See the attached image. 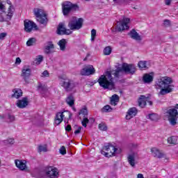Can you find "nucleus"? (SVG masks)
Returning a JSON list of instances; mask_svg holds the SVG:
<instances>
[{"label":"nucleus","mask_w":178,"mask_h":178,"mask_svg":"<svg viewBox=\"0 0 178 178\" xmlns=\"http://www.w3.org/2000/svg\"><path fill=\"white\" fill-rule=\"evenodd\" d=\"M99 130H103V131H106V129H107L106 124L105 123H103V122L100 123L99 124Z\"/></svg>","instance_id":"c03bdc74"},{"label":"nucleus","mask_w":178,"mask_h":178,"mask_svg":"<svg viewBox=\"0 0 178 178\" xmlns=\"http://www.w3.org/2000/svg\"><path fill=\"white\" fill-rule=\"evenodd\" d=\"M57 34H59L60 35L63 34L69 35L70 34H72V31L66 29V28H65V24L60 23L57 29Z\"/></svg>","instance_id":"f3484780"},{"label":"nucleus","mask_w":178,"mask_h":178,"mask_svg":"<svg viewBox=\"0 0 178 178\" xmlns=\"http://www.w3.org/2000/svg\"><path fill=\"white\" fill-rule=\"evenodd\" d=\"M37 41L35 38H31L27 42H26V45L28 47H31L32 45L34 44V43Z\"/></svg>","instance_id":"c9c22d12"},{"label":"nucleus","mask_w":178,"mask_h":178,"mask_svg":"<svg viewBox=\"0 0 178 178\" xmlns=\"http://www.w3.org/2000/svg\"><path fill=\"white\" fill-rule=\"evenodd\" d=\"M84 20L83 18H79L72 17L68 23V27L70 30H80L83 27V22Z\"/></svg>","instance_id":"1a4fd4ad"},{"label":"nucleus","mask_w":178,"mask_h":178,"mask_svg":"<svg viewBox=\"0 0 178 178\" xmlns=\"http://www.w3.org/2000/svg\"><path fill=\"white\" fill-rule=\"evenodd\" d=\"M6 8L5 6L2 3V0H0V22H10L12 17H13V13L15 12V8L10 6L8 12H6Z\"/></svg>","instance_id":"20e7f679"},{"label":"nucleus","mask_w":178,"mask_h":178,"mask_svg":"<svg viewBox=\"0 0 178 178\" xmlns=\"http://www.w3.org/2000/svg\"><path fill=\"white\" fill-rule=\"evenodd\" d=\"M38 151V152H47V151H48V147L47 145H39Z\"/></svg>","instance_id":"72a5a7b5"},{"label":"nucleus","mask_w":178,"mask_h":178,"mask_svg":"<svg viewBox=\"0 0 178 178\" xmlns=\"http://www.w3.org/2000/svg\"><path fill=\"white\" fill-rule=\"evenodd\" d=\"M38 90L40 91L41 94H45L47 91H48V88L47 86L40 83L38 86Z\"/></svg>","instance_id":"c756f323"},{"label":"nucleus","mask_w":178,"mask_h":178,"mask_svg":"<svg viewBox=\"0 0 178 178\" xmlns=\"http://www.w3.org/2000/svg\"><path fill=\"white\" fill-rule=\"evenodd\" d=\"M152 155L154 156H163L165 155V153L163 151L156 148V147H152L151 149Z\"/></svg>","instance_id":"4be33fe9"},{"label":"nucleus","mask_w":178,"mask_h":178,"mask_svg":"<svg viewBox=\"0 0 178 178\" xmlns=\"http://www.w3.org/2000/svg\"><path fill=\"white\" fill-rule=\"evenodd\" d=\"M13 94L11 95V98H16V99H19L20 97L23 95V90L20 88H14L12 90Z\"/></svg>","instance_id":"6ab92c4d"},{"label":"nucleus","mask_w":178,"mask_h":178,"mask_svg":"<svg viewBox=\"0 0 178 178\" xmlns=\"http://www.w3.org/2000/svg\"><path fill=\"white\" fill-rule=\"evenodd\" d=\"M165 5L169 6V5H170V3H172V0H165Z\"/></svg>","instance_id":"13d9d810"},{"label":"nucleus","mask_w":178,"mask_h":178,"mask_svg":"<svg viewBox=\"0 0 178 178\" xmlns=\"http://www.w3.org/2000/svg\"><path fill=\"white\" fill-rule=\"evenodd\" d=\"M116 1H118V0H113L114 2H116Z\"/></svg>","instance_id":"774afa93"},{"label":"nucleus","mask_w":178,"mask_h":178,"mask_svg":"<svg viewBox=\"0 0 178 178\" xmlns=\"http://www.w3.org/2000/svg\"><path fill=\"white\" fill-rule=\"evenodd\" d=\"M66 102L69 106H73L74 105V97H73V95H70L67 97Z\"/></svg>","instance_id":"cd10ccee"},{"label":"nucleus","mask_w":178,"mask_h":178,"mask_svg":"<svg viewBox=\"0 0 178 178\" xmlns=\"http://www.w3.org/2000/svg\"><path fill=\"white\" fill-rule=\"evenodd\" d=\"M16 106L20 109H23V99H19L16 102Z\"/></svg>","instance_id":"79ce46f5"},{"label":"nucleus","mask_w":178,"mask_h":178,"mask_svg":"<svg viewBox=\"0 0 178 178\" xmlns=\"http://www.w3.org/2000/svg\"><path fill=\"white\" fill-rule=\"evenodd\" d=\"M76 83L74 82V81L69 79H64L62 83V87H63V88H65V91L67 92L72 91L73 89L76 88Z\"/></svg>","instance_id":"f8f14e48"},{"label":"nucleus","mask_w":178,"mask_h":178,"mask_svg":"<svg viewBox=\"0 0 178 178\" xmlns=\"http://www.w3.org/2000/svg\"><path fill=\"white\" fill-rule=\"evenodd\" d=\"M112 54V47L111 46L106 47L104 49V55H111Z\"/></svg>","instance_id":"f704fd0d"},{"label":"nucleus","mask_w":178,"mask_h":178,"mask_svg":"<svg viewBox=\"0 0 178 178\" xmlns=\"http://www.w3.org/2000/svg\"><path fill=\"white\" fill-rule=\"evenodd\" d=\"M88 56H90V54H87L86 58H88Z\"/></svg>","instance_id":"0e129e2a"},{"label":"nucleus","mask_w":178,"mask_h":178,"mask_svg":"<svg viewBox=\"0 0 178 178\" xmlns=\"http://www.w3.org/2000/svg\"><path fill=\"white\" fill-rule=\"evenodd\" d=\"M83 127H78V129L74 131V134H80Z\"/></svg>","instance_id":"8fccbe9b"},{"label":"nucleus","mask_w":178,"mask_h":178,"mask_svg":"<svg viewBox=\"0 0 178 178\" xmlns=\"http://www.w3.org/2000/svg\"><path fill=\"white\" fill-rule=\"evenodd\" d=\"M137 115V108L133 107L129 109L127 115H126V119L130 120L131 118H134Z\"/></svg>","instance_id":"aec40b11"},{"label":"nucleus","mask_w":178,"mask_h":178,"mask_svg":"<svg viewBox=\"0 0 178 178\" xmlns=\"http://www.w3.org/2000/svg\"><path fill=\"white\" fill-rule=\"evenodd\" d=\"M8 119L10 122H13V120H15V116L10 114H8Z\"/></svg>","instance_id":"6e6d98bb"},{"label":"nucleus","mask_w":178,"mask_h":178,"mask_svg":"<svg viewBox=\"0 0 178 178\" xmlns=\"http://www.w3.org/2000/svg\"><path fill=\"white\" fill-rule=\"evenodd\" d=\"M137 177L138 178H144V175L143 174H138Z\"/></svg>","instance_id":"bf43d9fd"},{"label":"nucleus","mask_w":178,"mask_h":178,"mask_svg":"<svg viewBox=\"0 0 178 178\" xmlns=\"http://www.w3.org/2000/svg\"><path fill=\"white\" fill-rule=\"evenodd\" d=\"M95 70L92 66L86 67L81 70V76H90V74H94Z\"/></svg>","instance_id":"a211bd4d"},{"label":"nucleus","mask_w":178,"mask_h":178,"mask_svg":"<svg viewBox=\"0 0 178 178\" xmlns=\"http://www.w3.org/2000/svg\"><path fill=\"white\" fill-rule=\"evenodd\" d=\"M79 115H83L84 116V118H86V116H87V115H88V111L87 110V108H83L82 109H81L80 112H79Z\"/></svg>","instance_id":"58836bf2"},{"label":"nucleus","mask_w":178,"mask_h":178,"mask_svg":"<svg viewBox=\"0 0 178 178\" xmlns=\"http://www.w3.org/2000/svg\"><path fill=\"white\" fill-rule=\"evenodd\" d=\"M20 63H22V60L17 57L15 60V65H20Z\"/></svg>","instance_id":"5fc2aeb1"},{"label":"nucleus","mask_w":178,"mask_h":178,"mask_svg":"<svg viewBox=\"0 0 178 178\" xmlns=\"http://www.w3.org/2000/svg\"><path fill=\"white\" fill-rule=\"evenodd\" d=\"M15 163L19 170H23V160H15Z\"/></svg>","instance_id":"7c9ffc66"},{"label":"nucleus","mask_w":178,"mask_h":178,"mask_svg":"<svg viewBox=\"0 0 178 178\" xmlns=\"http://www.w3.org/2000/svg\"><path fill=\"white\" fill-rule=\"evenodd\" d=\"M26 163H27V161H26V160H24L23 161V172H26L27 173H30V168L27 167V165H26Z\"/></svg>","instance_id":"e433bc0d"},{"label":"nucleus","mask_w":178,"mask_h":178,"mask_svg":"<svg viewBox=\"0 0 178 178\" xmlns=\"http://www.w3.org/2000/svg\"><path fill=\"white\" fill-rule=\"evenodd\" d=\"M30 76H31V69L24 66L23 68V79L26 84L30 83Z\"/></svg>","instance_id":"dca6fc26"},{"label":"nucleus","mask_w":178,"mask_h":178,"mask_svg":"<svg viewBox=\"0 0 178 178\" xmlns=\"http://www.w3.org/2000/svg\"><path fill=\"white\" fill-rule=\"evenodd\" d=\"M168 114V120L172 126L177 124L178 112L176 108H170L167 111Z\"/></svg>","instance_id":"9d476101"},{"label":"nucleus","mask_w":178,"mask_h":178,"mask_svg":"<svg viewBox=\"0 0 178 178\" xmlns=\"http://www.w3.org/2000/svg\"><path fill=\"white\" fill-rule=\"evenodd\" d=\"M87 58H88V57H86V58L83 59V60H84V61L87 60Z\"/></svg>","instance_id":"69168bd1"},{"label":"nucleus","mask_w":178,"mask_h":178,"mask_svg":"<svg viewBox=\"0 0 178 178\" xmlns=\"http://www.w3.org/2000/svg\"><path fill=\"white\" fill-rule=\"evenodd\" d=\"M54 49L55 44H54V42H52V41H49L46 42L44 45V54H46V55L54 54V52H55V51H54Z\"/></svg>","instance_id":"2eb2a0df"},{"label":"nucleus","mask_w":178,"mask_h":178,"mask_svg":"<svg viewBox=\"0 0 178 178\" xmlns=\"http://www.w3.org/2000/svg\"><path fill=\"white\" fill-rule=\"evenodd\" d=\"M171 83H173V80H172V78L168 76H165L161 81L157 83V88H161L159 92L161 95H166V94H169V92L173 91L174 86L170 85Z\"/></svg>","instance_id":"f03ea898"},{"label":"nucleus","mask_w":178,"mask_h":178,"mask_svg":"<svg viewBox=\"0 0 178 178\" xmlns=\"http://www.w3.org/2000/svg\"><path fill=\"white\" fill-rule=\"evenodd\" d=\"M168 143L171 144V145H177L178 144V137L177 136H172L168 138Z\"/></svg>","instance_id":"5701e85b"},{"label":"nucleus","mask_w":178,"mask_h":178,"mask_svg":"<svg viewBox=\"0 0 178 178\" xmlns=\"http://www.w3.org/2000/svg\"><path fill=\"white\" fill-rule=\"evenodd\" d=\"M63 15L64 16H69L70 13H73V12H76V10H79V6L77 4H74L70 1H64L61 4Z\"/></svg>","instance_id":"423d86ee"},{"label":"nucleus","mask_w":178,"mask_h":178,"mask_svg":"<svg viewBox=\"0 0 178 178\" xmlns=\"http://www.w3.org/2000/svg\"><path fill=\"white\" fill-rule=\"evenodd\" d=\"M148 103L149 104V105H152V101H149Z\"/></svg>","instance_id":"680f3d73"},{"label":"nucleus","mask_w":178,"mask_h":178,"mask_svg":"<svg viewBox=\"0 0 178 178\" xmlns=\"http://www.w3.org/2000/svg\"><path fill=\"white\" fill-rule=\"evenodd\" d=\"M7 34L6 33H0V40H3L5 37H6Z\"/></svg>","instance_id":"864d4df0"},{"label":"nucleus","mask_w":178,"mask_h":178,"mask_svg":"<svg viewBox=\"0 0 178 178\" xmlns=\"http://www.w3.org/2000/svg\"><path fill=\"white\" fill-rule=\"evenodd\" d=\"M90 120H88V118H84L82 120V126H83V127H87V124H88Z\"/></svg>","instance_id":"a18cd8bd"},{"label":"nucleus","mask_w":178,"mask_h":178,"mask_svg":"<svg viewBox=\"0 0 178 178\" xmlns=\"http://www.w3.org/2000/svg\"><path fill=\"white\" fill-rule=\"evenodd\" d=\"M5 145H9V144H15V140L13 138H9L3 141Z\"/></svg>","instance_id":"ea45409f"},{"label":"nucleus","mask_w":178,"mask_h":178,"mask_svg":"<svg viewBox=\"0 0 178 178\" xmlns=\"http://www.w3.org/2000/svg\"><path fill=\"white\" fill-rule=\"evenodd\" d=\"M65 131H68V132H70L72 131V126L70 124H67L66 127H65Z\"/></svg>","instance_id":"3c124183"},{"label":"nucleus","mask_w":178,"mask_h":178,"mask_svg":"<svg viewBox=\"0 0 178 178\" xmlns=\"http://www.w3.org/2000/svg\"><path fill=\"white\" fill-rule=\"evenodd\" d=\"M70 119H72V113H70V111H64L63 112H58L56 115L55 123L57 126L59 125L61 122H63V120L65 122L67 120V123H69Z\"/></svg>","instance_id":"0eeeda50"},{"label":"nucleus","mask_w":178,"mask_h":178,"mask_svg":"<svg viewBox=\"0 0 178 178\" xmlns=\"http://www.w3.org/2000/svg\"><path fill=\"white\" fill-rule=\"evenodd\" d=\"M159 159H163V162H168V161H169V158L167 157H164V156H159Z\"/></svg>","instance_id":"4d7b16f0"},{"label":"nucleus","mask_w":178,"mask_h":178,"mask_svg":"<svg viewBox=\"0 0 178 178\" xmlns=\"http://www.w3.org/2000/svg\"><path fill=\"white\" fill-rule=\"evenodd\" d=\"M164 26H170V21L168 19H165L163 22Z\"/></svg>","instance_id":"603ef678"},{"label":"nucleus","mask_w":178,"mask_h":178,"mask_svg":"<svg viewBox=\"0 0 178 178\" xmlns=\"http://www.w3.org/2000/svg\"><path fill=\"white\" fill-rule=\"evenodd\" d=\"M143 80L144 83H146L148 84V83H152V81H154V76H152L149 74H145L143 77Z\"/></svg>","instance_id":"393cba45"},{"label":"nucleus","mask_w":178,"mask_h":178,"mask_svg":"<svg viewBox=\"0 0 178 178\" xmlns=\"http://www.w3.org/2000/svg\"><path fill=\"white\" fill-rule=\"evenodd\" d=\"M122 68V72H124L126 74H134L137 72V67L134 64L123 63Z\"/></svg>","instance_id":"ddd939ff"},{"label":"nucleus","mask_w":178,"mask_h":178,"mask_svg":"<svg viewBox=\"0 0 178 178\" xmlns=\"http://www.w3.org/2000/svg\"><path fill=\"white\" fill-rule=\"evenodd\" d=\"M127 161L129 165L132 166V168H134V166H136V164L137 163V161H136V157L134 156H128Z\"/></svg>","instance_id":"c85d7f7f"},{"label":"nucleus","mask_w":178,"mask_h":178,"mask_svg":"<svg viewBox=\"0 0 178 178\" xmlns=\"http://www.w3.org/2000/svg\"><path fill=\"white\" fill-rule=\"evenodd\" d=\"M175 108L176 109H178V104H176L175 106Z\"/></svg>","instance_id":"e2e57ef3"},{"label":"nucleus","mask_w":178,"mask_h":178,"mask_svg":"<svg viewBox=\"0 0 178 178\" xmlns=\"http://www.w3.org/2000/svg\"><path fill=\"white\" fill-rule=\"evenodd\" d=\"M66 44H67V41L66 40V39H62L59 40L58 45L60 47V51L66 50Z\"/></svg>","instance_id":"bb28decb"},{"label":"nucleus","mask_w":178,"mask_h":178,"mask_svg":"<svg viewBox=\"0 0 178 178\" xmlns=\"http://www.w3.org/2000/svg\"><path fill=\"white\" fill-rule=\"evenodd\" d=\"M149 119H150V120H153V122H156V120L159 119V115L156 113L149 114Z\"/></svg>","instance_id":"473e14b6"},{"label":"nucleus","mask_w":178,"mask_h":178,"mask_svg":"<svg viewBox=\"0 0 178 178\" xmlns=\"http://www.w3.org/2000/svg\"><path fill=\"white\" fill-rule=\"evenodd\" d=\"M129 35H130L131 38H133V40H136V41H141L142 40L141 36L135 29H132L129 33Z\"/></svg>","instance_id":"412c9836"},{"label":"nucleus","mask_w":178,"mask_h":178,"mask_svg":"<svg viewBox=\"0 0 178 178\" xmlns=\"http://www.w3.org/2000/svg\"><path fill=\"white\" fill-rule=\"evenodd\" d=\"M34 176L37 178H42L46 176L50 178H58L59 177V170L54 166H46L39 171L38 174H35Z\"/></svg>","instance_id":"7ed1b4c3"},{"label":"nucleus","mask_w":178,"mask_h":178,"mask_svg":"<svg viewBox=\"0 0 178 178\" xmlns=\"http://www.w3.org/2000/svg\"><path fill=\"white\" fill-rule=\"evenodd\" d=\"M129 23H130V19L124 18L122 21L117 22L115 26V30H117V31H123V30H129Z\"/></svg>","instance_id":"9b49d317"},{"label":"nucleus","mask_w":178,"mask_h":178,"mask_svg":"<svg viewBox=\"0 0 178 178\" xmlns=\"http://www.w3.org/2000/svg\"><path fill=\"white\" fill-rule=\"evenodd\" d=\"M122 153V149L116 148L112 144L108 143V145L103 147L101 151L102 155L105 156H115Z\"/></svg>","instance_id":"39448f33"},{"label":"nucleus","mask_w":178,"mask_h":178,"mask_svg":"<svg viewBox=\"0 0 178 178\" xmlns=\"http://www.w3.org/2000/svg\"><path fill=\"white\" fill-rule=\"evenodd\" d=\"M136 155H137V154L134 153L133 154H129V156H136Z\"/></svg>","instance_id":"052dcab7"},{"label":"nucleus","mask_w":178,"mask_h":178,"mask_svg":"<svg viewBox=\"0 0 178 178\" xmlns=\"http://www.w3.org/2000/svg\"><path fill=\"white\" fill-rule=\"evenodd\" d=\"M43 60H44V57L41 55L38 56V58H36L38 63H40L41 62H42Z\"/></svg>","instance_id":"de8ad7c7"},{"label":"nucleus","mask_w":178,"mask_h":178,"mask_svg":"<svg viewBox=\"0 0 178 178\" xmlns=\"http://www.w3.org/2000/svg\"><path fill=\"white\" fill-rule=\"evenodd\" d=\"M119 95H113L111 97L110 104L111 105H113V106H116L118 105V102H119Z\"/></svg>","instance_id":"a878e982"},{"label":"nucleus","mask_w":178,"mask_h":178,"mask_svg":"<svg viewBox=\"0 0 178 178\" xmlns=\"http://www.w3.org/2000/svg\"><path fill=\"white\" fill-rule=\"evenodd\" d=\"M112 110L113 108H111V106L106 105L102 108V111L108 113V112H112Z\"/></svg>","instance_id":"4c0bfd02"},{"label":"nucleus","mask_w":178,"mask_h":178,"mask_svg":"<svg viewBox=\"0 0 178 178\" xmlns=\"http://www.w3.org/2000/svg\"><path fill=\"white\" fill-rule=\"evenodd\" d=\"M96 37H97V30L92 29V31H91V41H95Z\"/></svg>","instance_id":"a19ab883"},{"label":"nucleus","mask_w":178,"mask_h":178,"mask_svg":"<svg viewBox=\"0 0 178 178\" xmlns=\"http://www.w3.org/2000/svg\"><path fill=\"white\" fill-rule=\"evenodd\" d=\"M122 72V68L118 67L116 70L112 71V72L107 71L105 74L101 75L97 81L100 87H102L104 90H115L116 85L115 84V81H113L112 74L115 77H120V73Z\"/></svg>","instance_id":"f257e3e1"},{"label":"nucleus","mask_w":178,"mask_h":178,"mask_svg":"<svg viewBox=\"0 0 178 178\" xmlns=\"http://www.w3.org/2000/svg\"><path fill=\"white\" fill-rule=\"evenodd\" d=\"M138 106L140 108H144L147 105V97L144 95H141L138 100Z\"/></svg>","instance_id":"b1692460"},{"label":"nucleus","mask_w":178,"mask_h":178,"mask_svg":"<svg viewBox=\"0 0 178 178\" xmlns=\"http://www.w3.org/2000/svg\"><path fill=\"white\" fill-rule=\"evenodd\" d=\"M1 119H3V116H0Z\"/></svg>","instance_id":"338daca9"},{"label":"nucleus","mask_w":178,"mask_h":178,"mask_svg":"<svg viewBox=\"0 0 178 178\" xmlns=\"http://www.w3.org/2000/svg\"><path fill=\"white\" fill-rule=\"evenodd\" d=\"M49 73L47 70H44L42 74V77H49Z\"/></svg>","instance_id":"09e8293b"},{"label":"nucleus","mask_w":178,"mask_h":178,"mask_svg":"<svg viewBox=\"0 0 178 178\" xmlns=\"http://www.w3.org/2000/svg\"><path fill=\"white\" fill-rule=\"evenodd\" d=\"M138 66L140 69H142L143 70L148 69V67L147 66V61H143V60L139 61Z\"/></svg>","instance_id":"2f4dec72"},{"label":"nucleus","mask_w":178,"mask_h":178,"mask_svg":"<svg viewBox=\"0 0 178 178\" xmlns=\"http://www.w3.org/2000/svg\"><path fill=\"white\" fill-rule=\"evenodd\" d=\"M60 154H61V155H65L66 154V147H65V146H62L60 148Z\"/></svg>","instance_id":"49530a36"},{"label":"nucleus","mask_w":178,"mask_h":178,"mask_svg":"<svg viewBox=\"0 0 178 178\" xmlns=\"http://www.w3.org/2000/svg\"><path fill=\"white\" fill-rule=\"evenodd\" d=\"M24 30L25 31H26L27 33H30L31 31V30H38V26H37V24H35V23L29 20V19H26L24 21Z\"/></svg>","instance_id":"4468645a"},{"label":"nucleus","mask_w":178,"mask_h":178,"mask_svg":"<svg viewBox=\"0 0 178 178\" xmlns=\"http://www.w3.org/2000/svg\"><path fill=\"white\" fill-rule=\"evenodd\" d=\"M30 104V100H29V98L24 97L23 98V108H26Z\"/></svg>","instance_id":"37998d69"},{"label":"nucleus","mask_w":178,"mask_h":178,"mask_svg":"<svg viewBox=\"0 0 178 178\" xmlns=\"http://www.w3.org/2000/svg\"><path fill=\"white\" fill-rule=\"evenodd\" d=\"M33 13L36 17V20L40 23V24L47 25L48 23V18H47V14L45 11L41 8H34Z\"/></svg>","instance_id":"6e6552de"}]
</instances>
